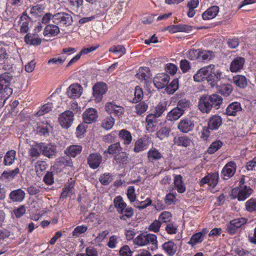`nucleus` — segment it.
I'll return each instance as SVG.
<instances>
[{
  "label": "nucleus",
  "instance_id": "1",
  "mask_svg": "<svg viewBox=\"0 0 256 256\" xmlns=\"http://www.w3.org/2000/svg\"><path fill=\"white\" fill-rule=\"evenodd\" d=\"M12 76L8 72L0 74V106H2L6 100L12 93V90L10 87Z\"/></svg>",
  "mask_w": 256,
  "mask_h": 256
},
{
  "label": "nucleus",
  "instance_id": "2",
  "mask_svg": "<svg viewBox=\"0 0 256 256\" xmlns=\"http://www.w3.org/2000/svg\"><path fill=\"white\" fill-rule=\"evenodd\" d=\"M134 242L140 246H146L150 244L152 246L150 248L152 250L158 248L157 236L154 234H141L134 239Z\"/></svg>",
  "mask_w": 256,
  "mask_h": 256
},
{
  "label": "nucleus",
  "instance_id": "3",
  "mask_svg": "<svg viewBox=\"0 0 256 256\" xmlns=\"http://www.w3.org/2000/svg\"><path fill=\"white\" fill-rule=\"evenodd\" d=\"M214 68H215L214 65L210 64L198 70L193 76L194 81L201 82L205 80L208 82L212 80V72H214Z\"/></svg>",
  "mask_w": 256,
  "mask_h": 256
},
{
  "label": "nucleus",
  "instance_id": "4",
  "mask_svg": "<svg viewBox=\"0 0 256 256\" xmlns=\"http://www.w3.org/2000/svg\"><path fill=\"white\" fill-rule=\"evenodd\" d=\"M252 193V190L246 186H240L233 188L232 196L234 198H237L240 201H243L248 198Z\"/></svg>",
  "mask_w": 256,
  "mask_h": 256
},
{
  "label": "nucleus",
  "instance_id": "5",
  "mask_svg": "<svg viewBox=\"0 0 256 256\" xmlns=\"http://www.w3.org/2000/svg\"><path fill=\"white\" fill-rule=\"evenodd\" d=\"M72 22V16L65 12H58L54 14L53 23L60 26H68Z\"/></svg>",
  "mask_w": 256,
  "mask_h": 256
},
{
  "label": "nucleus",
  "instance_id": "6",
  "mask_svg": "<svg viewBox=\"0 0 256 256\" xmlns=\"http://www.w3.org/2000/svg\"><path fill=\"white\" fill-rule=\"evenodd\" d=\"M108 90V86L106 84L103 82H98L92 87V95L94 100L96 102L102 101L103 96Z\"/></svg>",
  "mask_w": 256,
  "mask_h": 256
},
{
  "label": "nucleus",
  "instance_id": "7",
  "mask_svg": "<svg viewBox=\"0 0 256 256\" xmlns=\"http://www.w3.org/2000/svg\"><path fill=\"white\" fill-rule=\"evenodd\" d=\"M74 114L70 110H66L61 114L58 118L60 125L64 128H68L72 125L74 120Z\"/></svg>",
  "mask_w": 256,
  "mask_h": 256
},
{
  "label": "nucleus",
  "instance_id": "8",
  "mask_svg": "<svg viewBox=\"0 0 256 256\" xmlns=\"http://www.w3.org/2000/svg\"><path fill=\"white\" fill-rule=\"evenodd\" d=\"M236 170V165L234 161L228 162L222 170V177L224 180H228L232 178Z\"/></svg>",
  "mask_w": 256,
  "mask_h": 256
},
{
  "label": "nucleus",
  "instance_id": "9",
  "mask_svg": "<svg viewBox=\"0 0 256 256\" xmlns=\"http://www.w3.org/2000/svg\"><path fill=\"white\" fill-rule=\"evenodd\" d=\"M83 88L82 86L75 83L70 84L68 88L66 94L68 98L75 99L80 96L82 93Z\"/></svg>",
  "mask_w": 256,
  "mask_h": 256
},
{
  "label": "nucleus",
  "instance_id": "10",
  "mask_svg": "<svg viewBox=\"0 0 256 256\" xmlns=\"http://www.w3.org/2000/svg\"><path fill=\"white\" fill-rule=\"evenodd\" d=\"M194 127V121L188 118L180 120L178 122L177 128L182 132L188 133L193 130Z\"/></svg>",
  "mask_w": 256,
  "mask_h": 256
},
{
  "label": "nucleus",
  "instance_id": "11",
  "mask_svg": "<svg viewBox=\"0 0 256 256\" xmlns=\"http://www.w3.org/2000/svg\"><path fill=\"white\" fill-rule=\"evenodd\" d=\"M170 80V76L168 74L165 73H161L158 74L154 77L153 82L158 89H161L167 86Z\"/></svg>",
  "mask_w": 256,
  "mask_h": 256
},
{
  "label": "nucleus",
  "instance_id": "12",
  "mask_svg": "<svg viewBox=\"0 0 256 256\" xmlns=\"http://www.w3.org/2000/svg\"><path fill=\"white\" fill-rule=\"evenodd\" d=\"M208 96H202L199 99L198 108L203 113L208 114L210 112L212 106Z\"/></svg>",
  "mask_w": 256,
  "mask_h": 256
},
{
  "label": "nucleus",
  "instance_id": "13",
  "mask_svg": "<svg viewBox=\"0 0 256 256\" xmlns=\"http://www.w3.org/2000/svg\"><path fill=\"white\" fill-rule=\"evenodd\" d=\"M136 76L141 82L147 84L151 80L152 74L148 68L142 67L138 70Z\"/></svg>",
  "mask_w": 256,
  "mask_h": 256
},
{
  "label": "nucleus",
  "instance_id": "14",
  "mask_svg": "<svg viewBox=\"0 0 256 256\" xmlns=\"http://www.w3.org/2000/svg\"><path fill=\"white\" fill-rule=\"evenodd\" d=\"M38 146H39L40 150L46 156L52 158L56 154V149L54 146L40 143L38 144Z\"/></svg>",
  "mask_w": 256,
  "mask_h": 256
},
{
  "label": "nucleus",
  "instance_id": "15",
  "mask_svg": "<svg viewBox=\"0 0 256 256\" xmlns=\"http://www.w3.org/2000/svg\"><path fill=\"white\" fill-rule=\"evenodd\" d=\"M84 122L86 124H91L96 121L98 114L96 109L89 108L86 109L82 114Z\"/></svg>",
  "mask_w": 256,
  "mask_h": 256
},
{
  "label": "nucleus",
  "instance_id": "16",
  "mask_svg": "<svg viewBox=\"0 0 256 256\" xmlns=\"http://www.w3.org/2000/svg\"><path fill=\"white\" fill-rule=\"evenodd\" d=\"M105 110L109 114L121 116L124 112V108L115 104L114 102H108L105 105Z\"/></svg>",
  "mask_w": 256,
  "mask_h": 256
},
{
  "label": "nucleus",
  "instance_id": "17",
  "mask_svg": "<svg viewBox=\"0 0 256 256\" xmlns=\"http://www.w3.org/2000/svg\"><path fill=\"white\" fill-rule=\"evenodd\" d=\"M244 62L245 60L242 57L238 56L234 58L230 64V70L232 72H240L243 69Z\"/></svg>",
  "mask_w": 256,
  "mask_h": 256
},
{
  "label": "nucleus",
  "instance_id": "18",
  "mask_svg": "<svg viewBox=\"0 0 256 256\" xmlns=\"http://www.w3.org/2000/svg\"><path fill=\"white\" fill-rule=\"evenodd\" d=\"M120 138L123 140V144L125 146L124 150L128 151L130 148L128 145L132 142V136L130 133L125 129H122L118 132Z\"/></svg>",
  "mask_w": 256,
  "mask_h": 256
},
{
  "label": "nucleus",
  "instance_id": "19",
  "mask_svg": "<svg viewBox=\"0 0 256 256\" xmlns=\"http://www.w3.org/2000/svg\"><path fill=\"white\" fill-rule=\"evenodd\" d=\"M102 162V156L98 153L92 154L88 158V163L93 169L98 168Z\"/></svg>",
  "mask_w": 256,
  "mask_h": 256
},
{
  "label": "nucleus",
  "instance_id": "20",
  "mask_svg": "<svg viewBox=\"0 0 256 256\" xmlns=\"http://www.w3.org/2000/svg\"><path fill=\"white\" fill-rule=\"evenodd\" d=\"M20 172V170L18 168H16L12 170H5L1 174L0 179L2 180H11L15 178Z\"/></svg>",
  "mask_w": 256,
  "mask_h": 256
},
{
  "label": "nucleus",
  "instance_id": "21",
  "mask_svg": "<svg viewBox=\"0 0 256 256\" xmlns=\"http://www.w3.org/2000/svg\"><path fill=\"white\" fill-rule=\"evenodd\" d=\"M24 42L27 44L38 46L41 44L42 40L37 34L28 33L24 36Z\"/></svg>",
  "mask_w": 256,
  "mask_h": 256
},
{
  "label": "nucleus",
  "instance_id": "22",
  "mask_svg": "<svg viewBox=\"0 0 256 256\" xmlns=\"http://www.w3.org/2000/svg\"><path fill=\"white\" fill-rule=\"evenodd\" d=\"M162 247L169 256H174L177 250L176 244L172 240L165 242L162 244Z\"/></svg>",
  "mask_w": 256,
  "mask_h": 256
},
{
  "label": "nucleus",
  "instance_id": "23",
  "mask_svg": "<svg viewBox=\"0 0 256 256\" xmlns=\"http://www.w3.org/2000/svg\"><path fill=\"white\" fill-rule=\"evenodd\" d=\"M219 12V8L218 6H212L208 8L202 14L204 20H209L214 18Z\"/></svg>",
  "mask_w": 256,
  "mask_h": 256
},
{
  "label": "nucleus",
  "instance_id": "24",
  "mask_svg": "<svg viewBox=\"0 0 256 256\" xmlns=\"http://www.w3.org/2000/svg\"><path fill=\"white\" fill-rule=\"evenodd\" d=\"M60 32V28L58 26L54 24H48L44 29L43 34L46 36H54Z\"/></svg>",
  "mask_w": 256,
  "mask_h": 256
},
{
  "label": "nucleus",
  "instance_id": "25",
  "mask_svg": "<svg viewBox=\"0 0 256 256\" xmlns=\"http://www.w3.org/2000/svg\"><path fill=\"white\" fill-rule=\"evenodd\" d=\"M222 124V118L218 115H214L210 118L208 122V128L212 130H216Z\"/></svg>",
  "mask_w": 256,
  "mask_h": 256
},
{
  "label": "nucleus",
  "instance_id": "26",
  "mask_svg": "<svg viewBox=\"0 0 256 256\" xmlns=\"http://www.w3.org/2000/svg\"><path fill=\"white\" fill-rule=\"evenodd\" d=\"M82 150V147L79 145H72L68 146L64 150L67 156L75 158L79 154Z\"/></svg>",
  "mask_w": 256,
  "mask_h": 256
},
{
  "label": "nucleus",
  "instance_id": "27",
  "mask_svg": "<svg viewBox=\"0 0 256 256\" xmlns=\"http://www.w3.org/2000/svg\"><path fill=\"white\" fill-rule=\"evenodd\" d=\"M24 196L25 192L20 188L12 191L10 194V198L14 202H20Z\"/></svg>",
  "mask_w": 256,
  "mask_h": 256
},
{
  "label": "nucleus",
  "instance_id": "28",
  "mask_svg": "<svg viewBox=\"0 0 256 256\" xmlns=\"http://www.w3.org/2000/svg\"><path fill=\"white\" fill-rule=\"evenodd\" d=\"M184 114L182 110L176 107L168 113L166 118L168 121H175L178 120Z\"/></svg>",
  "mask_w": 256,
  "mask_h": 256
},
{
  "label": "nucleus",
  "instance_id": "29",
  "mask_svg": "<svg viewBox=\"0 0 256 256\" xmlns=\"http://www.w3.org/2000/svg\"><path fill=\"white\" fill-rule=\"evenodd\" d=\"M74 182L71 180L64 186L61 194L60 198H65L68 196L70 197L74 193Z\"/></svg>",
  "mask_w": 256,
  "mask_h": 256
},
{
  "label": "nucleus",
  "instance_id": "30",
  "mask_svg": "<svg viewBox=\"0 0 256 256\" xmlns=\"http://www.w3.org/2000/svg\"><path fill=\"white\" fill-rule=\"evenodd\" d=\"M242 110L240 104L238 102H234L230 104L226 108V113L228 116H236L237 112Z\"/></svg>",
  "mask_w": 256,
  "mask_h": 256
},
{
  "label": "nucleus",
  "instance_id": "31",
  "mask_svg": "<svg viewBox=\"0 0 256 256\" xmlns=\"http://www.w3.org/2000/svg\"><path fill=\"white\" fill-rule=\"evenodd\" d=\"M16 152L14 150L8 151L4 156V164L5 166H10L14 164L16 160Z\"/></svg>",
  "mask_w": 256,
  "mask_h": 256
},
{
  "label": "nucleus",
  "instance_id": "32",
  "mask_svg": "<svg viewBox=\"0 0 256 256\" xmlns=\"http://www.w3.org/2000/svg\"><path fill=\"white\" fill-rule=\"evenodd\" d=\"M174 143L178 146L187 147L190 145L191 140L187 136H180L174 138Z\"/></svg>",
  "mask_w": 256,
  "mask_h": 256
},
{
  "label": "nucleus",
  "instance_id": "33",
  "mask_svg": "<svg viewBox=\"0 0 256 256\" xmlns=\"http://www.w3.org/2000/svg\"><path fill=\"white\" fill-rule=\"evenodd\" d=\"M182 176L178 174L176 175L174 179V186L179 193H183L186 190L185 186L182 180Z\"/></svg>",
  "mask_w": 256,
  "mask_h": 256
},
{
  "label": "nucleus",
  "instance_id": "34",
  "mask_svg": "<svg viewBox=\"0 0 256 256\" xmlns=\"http://www.w3.org/2000/svg\"><path fill=\"white\" fill-rule=\"evenodd\" d=\"M232 80L237 86L240 88H244L248 84L246 78L242 75L238 74L234 76Z\"/></svg>",
  "mask_w": 256,
  "mask_h": 256
},
{
  "label": "nucleus",
  "instance_id": "35",
  "mask_svg": "<svg viewBox=\"0 0 256 256\" xmlns=\"http://www.w3.org/2000/svg\"><path fill=\"white\" fill-rule=\"evenodd\" d=\"M208 96L210 99L212 107L214 106L216 109L219 108L222 102V98L216 94H213Z\"/></svg>",
  "mask_w": 256,
  "mask_h": 256
},
{
  "label": "nucleus",
  "instance_id": "36",
  "mask_svg": "<svg viewBox=\"0 0 256 256\" xmlns=\"http://www.w3.org/2000/svg\"><path fill=\"white\" fill-rule=\"evenodd\" d=\"M162 157V154L156 148H152L148 152V158L150 161L158 160Z\"/></svg>",
  "mask_w": 256,
  "mask_h": 256
},
{
  "label": "nucleus",
  "instance_id": "37",
  "mask_svg": "<svg viewBox=\"0 0 256 256\" xmlns=\"http://www.w3.org/2000/svg\"><path fill=\"white\" fill-rule=\"evenodd\" d=\"M30 19L26 16H22L19 21L20 31L21 32L26 33L29 30Z\"/></svg>",
  "mask_w": 256,
  "mask_h": 256
},
{
  "label": "nucleus",
  "instance_id": "38",
  "mask_svg": "<svg viewBox=\"0 0 256 256\" xmlns=\"http://www.w3.org/2000/svg\"><path fill=\"white\" fill-rule=\"evenodd\" d=\"M115 122V120L111 116H108L104 118L102 122V127L106 130L111 129Z\"/></svg>",
  "mask_w": 256,
  "mask_h": 256
},
{
  "label": "nucleus",
  "instance_id": "39",
  "mask_svg": "<svg viewBox=\"0 0 256 256\" xmlns=\"http://www.w3.org/2000/svg\"><path fill=\"white\" fill-rule=\"evenodd\" d=\"M218 90L224 96H228L232 91V87L229 84H222L218 87Z\"/></svg>",
  "mask_w": 256,
  "mask_h": 256
},
{
  "label": "nucleus",
  "instance_id": "40",
  "mask_svg": "<svg viewBox=\"0 0 256 256\" xmlns=\"http://www.w3.org/2000/svg\"><path fill=\"white\" fill-rule=\"evenodd\" d=\"M122 150L120 144L119 142L110 144L108 148L104 152V154L108 153L110 154H118Z\"/></svg>",
  "mask_w": 256,
  "mask_h": 256
},
{
  "label": "nucleus",
  "instance_id": "41",
  "mask_svg": "<svg viewBox=\"0 0 256 256\" xmlns=\"http://www.w3.org/2000/svg\"><path fill=\"white\" fill-rule=\"evenodd\" d=\"M114 203L118 211L121 214H122V210H124V208H126V204L124 202L122 197L120 196L116 197L114 199Z\"/></svg>",
  "mask_w": 256,
  "mask_h": 256
},
{
  "label": "nucleus",
  "instance_id": "42",
  "mask_svg": "<svg viewBox=\"0 0 256 256\" xmlns=\"http://www.w3.org/2000/svg\"><path fill=\"white\" fill-rule=\"evenodd\" d=\"M167 102H160L156 106L155 110L154 112V114L155 116L159 118L162 113L166 110Z\"/></svg>",
  "mask_w": 256,
  "mask_h": 256
},
{
  "label": "nucleus",
  "instance_id": "43",
  "mask_svg": "<svg viewBox=\"0 0 256 256\" xmlns=\"http://www.w3.org/2000/svg\"><path fill=\"white\" fill-rule=\"evenodd\" d=\"M166 30L170 33L184 32L188 30L187 26L184 24L172 25L167 27Z\"/></svg>",
  "mask_w": 256,
  "mask_h": 256
},
{
  "label": "nucleus",
  "instance_id": "44",
  "mask_svg": "<svg viewBox=\"0 0 256 256\" xmlns=\"http://www.w3.org/2000/svg\"><path fill=\"white\" fill-rule=\"evenodd\" d=\"M246 210L250 212H256V198H251L245 203Z\"/></svg>",
  "mask_w": 256,
  "mask_h": 256
},
{
  "label": "nucleus",
  "instance_id": "45",
  "mask_svg": "<svg viewBox=\"0 0 256 256\" xmlns=\"http://www.w3.org/2000/svg\"><path fill=\"white\" fill-rule=\"evenodd\" d=\"M166 90L168 94H174L178 88V80L177 78L174 79L169 84L166 86Z\"/></svg>",
  "mask_w": 256,
  "mask_h": 256
},
{
  "label": "nucleus",
  "instance_id": "46",
  "mask_svg": "<svg viewBox=\"0 0 256 256\" xmlns=\"http://www.w3.org/2000/svg\"><path fill=\"white\" fill-rule=\"evenodd\" d=\"M48 166L46 162L42 160H38L35 164V170L37 175H40L44 171Z\"/></svg>",
  "mask_w": 256,
  "mask_h": 256
},
{
  "label": "nucleus",
  "instance_id": "47",
  "mask_svg": "<svg viewBox=\"0 0 256 256\" xmlns=\"http://www.w3.org/2000/svg\"><path fill=\"white\" fill-rule=\"evenodd\" d=\"M223 143L220 140H216L210 146L207 152L208 154H212L219 150L222 146Z\"/></svg>",
  "mask_w": 256,
  "mask_h": 256
},
{
  "label": "nucleus",
  "instance_id": "48",
  "mask_svg": "<svg viewBox=\"0 0 256 256\" xmlns=\"http://www.w3.org/2000/svg\"><path fill=\"white\" fill-rule=\"evenodd\" d=\"M66 59V56L61 54L60 56L54 57L50 59L48 61V64H54L58 66L62 64Z\"/></svg>",
  "mask_w": 256,
  "mask_h": 256
},
{
  "label": "nucleus",
  "instance_id": "49",
  "mask_svg": "<svg viewBox=\"0 0 256 256\" xmlns=\"http://www.w3.org/2000/svg\"><path fill=\"white\" fill-rule=\"evenodd\" d=\"M146 148L147 146L144 143L143 140L142 138H139L135 142L134 151L135 152L138 153L143 151Z\"/></svg>",
  "mask_w": 256,
  "mask_h": 256
},
{
  "label": "nucleus",
  "instance_id": "50",
  "mask_svg": "<svg viewBox=\"0 0 256 256\" xmlns=\"http://www.w3.org/2000/svg\"><path fill=\"white\" fill-rule=\"evenodd\" d=\"M172 217V214L170 212L164 211L160 214L158 220L161 224L162 222L168 223L170 222Z\"/></svg>",
  "mask_w": 256,
  "mask_h": 256
},
{
  "label": "nucleus",
  "instance_id": "51",
  "mask_svg": "<svg viewBox=\"0 0 256 256\" xmlns=\"http://www.w3.org/2000/svg\"><path fill=\"white\" fill-rule=\"evenodd\" d=\"M200 54V49L194 50L190 49L186 53V57L191 60L199 59Z\"/></svg>",
  "mask_w": 256,
  "mask_h": 256
},
{
  "label": "nucleus",
  "instance_id": "52",
  "mask_svg": "<svg viewBox=\"0 0 256 256\" xmlns=\"http://www.w3.org/2000/svg\"><path fill=\"white\" fill-rule=\"evenodd\" d=\"M214 56L213 52L210 50L200 49V60H209Z\"/></svg>",
  "mask_w": 256,
  "mask_h": 256
},
{
  "label": "nucleus",
  "instance_id": "53",
  "mask_svg": "<svg viewBox=\"0 0 256 256\" xmlns=\"http://www.w3.org/2000/svg\"><path fill=\"white\" fill-rule=\"evenodd\" d=\"M170 131V128H162L156 132V136L160 140H162L168 136Z\"/></svg>",
  "mask_w": 256,
  "mask_h": 256
},
{
  "label": "nucleus",
  "instance_id": "54",
  "mask_svg": "<svg viewBox=\"0 0 256 256\" xmlns=\"http://www.w3.org/2000/svg\"><path fill=\"white\" fill-rule=\"evenodd\" d=\"M38 146V144H36L35 146H32L28 151V154L31 156L32 161L34 160L40 154Z\"/></svg>",
  "mask_w": 256,
  "mask_h": 256
},
{
  "label": "nucleus",
  "instance_id": "55",
  "mask_svg": "<svg viewBox=\"0 0 256 256\" xmlns=\"http://www.w3.org/2000/svg\"><path fill=\"white\" fill-rule=\"evenodd\" d=\"M88 230V226L86 225L77 226L72 232V236L78 237L81 234L84 233Z\"/></svg>",
  "mask_w": 256,
  "mask_h": 256
},
{
  "label": "nucleus",
  "instance_id": "56",
  "mask_svg": "<svg viewBox=\"0 0 256 256\" xmlns=\"http://www.w3.org/2000/svg\"><path fill=\"white\" fill-rule=\"evenodd\" d=\"M135 108L136 114L140 115L146 112L148 110V106L146 102H142L137 104Z\"/></svg>",
  "mask_w": 256,
  "mask_h": 256
},
{
  "label": "nucleus",
  "instance_id": "57",
  "mask_svg": "<svg viewBox=\"0 0 256 256\" xmlns=\"http://www.w3.org/2000/svg\"><path fill=\"white\" fill-rule=\"evenodd\" d=\"M190 101L186 99H182L178 102L176 107L180 110H182L184 112L185 110L190 106Z\"/></svg>",
  "mask_w": 256,
  "mask_h": 256
},
{
  "label": "nucleus",
  "instance_id": "58",
  "mask_svg": "<svg viewBox=\"0 0 256 256\" xmlns=\"http://www.w3.org/2000/svg\"><path fill=\"white\" fill-rule=\"evenodd\" d=\"M109 52L115 54H120L121 56L126 53V49L122 45L114 46L110 48Z\"/></svg>",
  "mask_w": 256,
  "mask_h": 256
},
{
  "label": "nucleus",
  "instance_id": "59",
  "mask_svg": "<svg viewBox=\"0 0 256 256\" xmlns=\"http://www.w3.org/2000/svg\"><path fill=\"white\" fill-rule=\"evenodd\" d=\"M209 185L214 188L218 183L219 178L218 174L214 172L212 174H208Z\"/></svg>",
  "mask_w": 256,
  "mask_h": 256
},
{
  "label": "nucleus",
  "instance_id": "60",
  "mask_svg": "<svg viewBox=\"0 0 256 256\" xmlns=\"http://www.w3.org/2000/svg\"><path fill=\"white\" fill-rule=\"evenodd\" d=\"M76 256H98L96 249L92 247L87 248L85 253H79Z\"/></svg>",
  "mask_w": 256,
  "mask_h": 256
},
{
  "label": "nucleus",
  "instance_id": "61",
  "mask_svg": "<svg viewBox=\"0 0 256 256\" xmlns=\"http://www.w3.org/2000/svg\"><path fill=\"white\" fill-rule=\"evenodd\" d=\"M144 94L142 89L138 86L135 88L134 98L133 100L134 102L140 101L143 98Z\"/></svg>",
  "mask_w": 256,
  "mask_h": 256
},
{
  "label": "nucleus",
  "instance_id": "62",
  "mask_svg": "<svg viewBox=\"0 0 256 256\" xmlns=\"http://www.w3.org/2000/svg\"><path fill=\"white\" fill-rule=\"evenodd\" d=\"M204 240V238L202 236L200 233L197 232L194 234L190 238V244H194L197 243L201 242Z\"/></svg>",
  "mask_w": 256,
  "mask_h": 256
},
{
  "label": "nucleus",
  "instance_id": "63",
  "mask_svg": "<svg viewBox=\"0 0 256 256\" xmlns=\"http://www.w3.org/2000/svg\"><path fill=\"white\" fill-rule=\"evenodd\" d=\"M176 192H170L167 194L165 198L166 203L168 205L174 203L176 201Z\"/></svg>",
  "mask_w": 256,
  "mask_h": 256
},
{
  "label": "nucleus",
  "instance_id": "64",
  "mask_svg": "<svg viewBox=\"0 0 256 256\" xmlns=\"http://www.w3.org/2000/svg\"><path fill=\"white\" fill-rule=\"evenodd\" d=\"M100 182L104 185H107L110 184L112 180L111 175L108 174H102L100 178Z\"/></svg>",
  "mask_w": 256,
  "mask_h": 256
}]
</instances>
